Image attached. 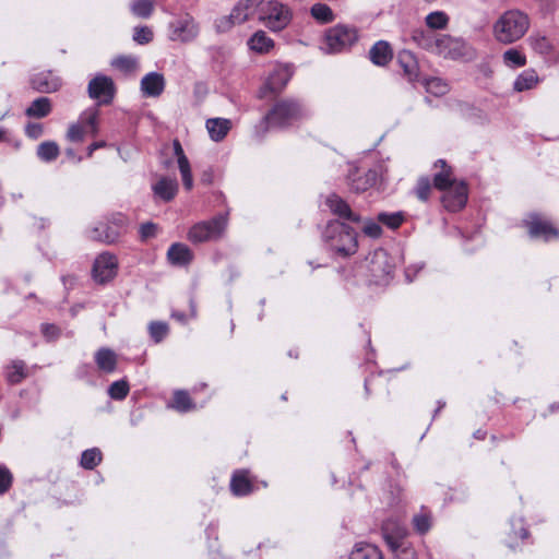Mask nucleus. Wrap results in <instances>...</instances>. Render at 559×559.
Here are the masks:
<instances>
[{
	"instance_id": "1",
	"label": "nucleus",
	"mask_w": 559,
	"mask_h": 559,
	"mask_svg": "<svg viewBox=\"0 0 559 559\" xmlns=\"http://www.w3.org/2000/svg\"><path fill=\"white\" fill-rule=\"evenodd\" d=\"M530 28V17L524 12L513 9L506 11L493 24L495 39L504 45L521 39Z\"/></svg>"
},
{
	"instance_id": "2",
	"label": "nucleus",
	"mask_w": 559,
	"mask_h": 559,
	"mask_svg": "<svg viewBox=\"0 0 559 559\" xmlns=\"http://www.w3.org/2000/svg\"><path fill=\"white\" fill-rule=\"evenodd\" d=\"M323 238L332 250L344 257L357 251V234L345 223L331 221L324 229Z\"/></svg>"
},
{
	"instance_id": "3",
	"label": "nucleus",
	"mask_w": 559,
	"mask_h": 559,
	"mask_svg": "<svg viewBox=\"0 0 559 559\" xmlns=\"http://www.w3.org/2000/svg\"><path fill=\"white\" fill-rule=\"evenodd\" d=\"M305 116L302 105L293 99L276 103L264 117L266 129H284Z\"/></svg>"
},
{
	"instance_id": "4",
	"label": "nucleus",
	"mask_w": 559,
	"mask_h": 559,
	"mask_svg": "<svg viewBox=\"0 0 559 559\" xmlns=\"http://www.w3.org/2000/svg\"><path fill=\"white\" fill-rule=\"evenodd\" d=\"M358 40L355 27L337 24L325 32V50L329 53H338L348 50Z\"/></svg>"
},
{
	"instance_id": "5",
	"label": "nucleus",
	"mask_w": 559,
	"mask_h": 559,
	"mask_svg": "<svg viewBox=\"0 0 559 559\" xmlns=\"http://www.w3.org/2000/svg\"><path fill=\"white\" fill-rule=\"evenodd\" d=\"M406 531L401 525H395L391 528V523L388 521L382 525V535L393 552L395 559H418L415 549L404 542Z\"/></svg>"
},
{
	"instance_id": "6",
	"label": "nucleus",
	"mask_w": 559,
	"mask_h": 559,
	"mask_svg": "<svg viewBox=\"0 0 559 559\" xmlns=\"http://www.w3.org/2000/svg\"><path fill=\"white\" fill-rule=\"evenodd\" d=\"M226 225L227 219L223 215L210 221L200 222L190 228L188 239L193 243L216 240L223 235Z\"/></svg>"
},
{
	"instance_id": "7",
	"label": "nucleus",
	"mask_w": 559,
	"mask_h": 559,
	"mask_svg": "<svg viewBox=\"0 0 559 559\" xmlns=\"http://www.w3.org/2000/svg\"><path fill=\"white\" fill-rule=\"evenodd\" d=\"M262 20L267 28L273 32L284 29L292 20L290 9L277 1H269L262 8Z\"/></svg>"
},
{
	"instance_id": "8",
	"label": "nucleus",
	"mask_w": 559,
	"mask_h": 559,
	"mask_svg": "<svg viewBox=\"0 0 559 559\" xmlns=\"http://www.w3.org/2000/svg\"><path fill=\"white\" fill-rule=\"evenodd\" d=\"M437 53L453 60L471 59L474 56L473 48L462 38L450 35H440Z\"/></svg>"
},
{
	"instance_id": "9",
	"label": "nucleus",
	"mask_w": 559,
	"mask_h": 559,
	"mask_svg": "<svg viewBox=\"0 0 559 559\" xmlns=\"http://www.w3.org/2000/svg\"><path fill=\"white\" fill-rule=\"evenodd\" d=\"M169 39L173 41L190 43L193 41L200 33L199 24L193 16L185 14L169 23Z\"/></svg>"
},
{
	"instance_id": "10",
	"label": "nucleus",
	"mask_w": 559,
	"mask_h": 559,
	"mask_svg": "<svg viewBox=\"0 0 559 559\" xmlns=\"http://www.w3.org/2000/svg\"><path fill=\"white\" fill-rule=\"evenodd\" d=\"M115 84L111 78L103 74L92 79L87 86L88 96L97 99L99 105L109 104L115 96Z\"/></svg>"
},
{
	"instance_id": "11",
	"label": "nucleus",
	"mask_w": 559,
	"mask_h": 559,
	"mask_svg": "<svg viewBox=\"0 0 559 559\" xmlns=\"http://www.w3.org/2000/svg\"><path fill=\"white\" fill-rule=\"evenodd\" d=\"M117 258L109 252H104L95 259L92 273L95 282L105 284L117 275Z\"/></svg>"
},
{
	"instance_id": "12",
	"label": "nucleus",
	"mask_w": 559,
	"mask_h": 559,
	"mask_svg": "<svg viewBox=\"0 0 559 559\" xmlns=\"http://www.w3.org/2000/svg\"><path fill=\"white\" fill-rule=\"evenodd\" d=\"M442 203L444 207L451 212L463 209L467 201V188L464 182L455 183L443 190Z\"/></svg>"
},
{
	"instance_id": "13",
	"label": "nucleus",
	"mask_w": 559,
	"mask_h": 559,
	"mask_svg": "<svg viewBox=\"0 0 559 559\" xmlns=\"http://www.w3.org/2000/svg\"><path fill=\"white\" fill-rule=\"evenodd\" d=\"M532 238L550 240L559 236V231L548 221L542 219L537 214H531L526 222Z\"/></svg>"
},
{
	"instance_id": "14",
	"label": "nucleus",
	"mask_w": 559,
	"mask_h": 559,
	"mask_svg": "<svg viewBox=\"0 0 559 559\" xmlns=\"http://www.w3.org/2000/svg\"><path fill=\"white\" fill-rule=\"evenodd\" d=\"M325 203L334 215H337L343 219L354 223H359L361 221V217L352 211L348 203L335 193L330 194L326 198Z\"/></svg>"
},
{
	"instance_id": "15",
	"label": "nucleus",
	"mask_w": 559,
	"mask_h": 559,
	"mask_svg": "<svg viewBox=\"0 0 559 559\" xmlns=\"http://www.w3.org/2000/svg\"><path fill=\"white\" fill-rule=\"evenodd\" d=\"M34 90L40 93H53L61 86V81L51 71H43L31 79Z\"/></svg>"
},
{
	"instance_id": "16",
	"label": "nucleus",
	"mask_w": 559,
	"mask_h": 559,
	"mask_svg": "<svg viewBox=\"0 0 559 559\" xmlns=\"http://www.w3.org/2000/svg\"><path fill=\"white\" fill-rule=\"evenodd\" d=\"M174 154L177 157L178 168L182 178L183 187L187 190H191L193 187V177L191 173V166L188 157L186 156L183 148L178 140L173 142Z\"/></svg>"
},
{
	"instance_id": "17",
	"label": "nucleus",
	"mask_w": 559,
	"mask_h": 559,
	"mask_svg": "<svg viewBox=\"0 0 559 559\" xmlns=\"http://www.w3.org/2000/svg\"><path fill=\"white\" fill-rule=\"evenodd\" d=\"M377 179L378 174L373 169L367 170L364 175H360L358 171H354L348 175V185L355 192H365L376 185Z\"/></svg>"
},
{
	"instance_id": "18",
	"label": "nucleus",
	"mask_w": 559,
	"mask_h": 559,
	"mask_svg": "<svg viewBox=\"0 0 559 559\" xmlns=\"http://www.w3.org/2000/svg\"><path fill=\"white\" fill-rule=\"evenodd\" d=\"M165 88V80L160 73L151 72L141 80V90L145 96L157 97Z\"/></svg>"
},
{
	"instance_id": "19",
	"label": "nucleus",
	"mask_w": 559,
	"mask_h": 559,
	"mask_svg": "<svg viewBox=\"0 0 559 559\" xmlns=\"http://www.w3.org/2000/svg\"><path fill=\"white\" fill-rule=\"evenodd\" d=\"M152 188L156 197L169 202L176 197L179 186L176 178L160 177Z\"/></svg>"
},
{
	"instance_id": "20",
	"label": "nucleus",
	"mask_w": 559,
	"mask_h": 559,
	"mask_svg": "<svg viewBox=\"0 0 559 559\" xmlns=\"http://www.w3.org/2000/svg\"><path fill=\"white\" fill-rule=\"evenodd\" d=\"M167 258L171 264L181 266L192 261L193 253L187 245L176 242L169 247Z\"/></svg>"
},
{
	"instance_id": "21",
	"label": "nucleus",
	"mask_w": 559,
	"mask_h": 559,
	"mask_svg": "<svg viewBox=\"0 0 559 559\" xmlns=\"http://www.w3.org/2000/svg\"><path fill=\"white\" fill-rule=\"evenodd\" d=\"M121 235L122 231L120 229L115 228L111 225L100 224L90 230L88 237L93 240L111 245L115 243Z\"/></svg>"
},
{
	"instance_id": "22",
	"label": "nucleus",
	"mask_w": 559,
	"mask_h": 559,
	"mask_svg": "<svg viewBox=\"0 0 559 559\" xmlns=\"http://www.w3.org/2000/svg\"><path fill=\"white\" fill-rule=\"evenodd\" d=\"M205 126L210 138L215 142L222 141L231 129L230 120L225 118H210Z\"/></svg>"
},
{
	"instance_id": "23",
	"label": "nucleus",
	"mask_w": 559,
	"mask_h": 559,
	"mask_svg": "<svg viewBox=\"0 0 559 559\" xmlns=\"http://www.w3.org/2000/svg\"><path fill=\"white\" fill-rule=\"evenodd\" d=\"M369 57L376 66H386L393 58L392 49L389 43L384 40L377 41L369 51Z\"/></svg>"
},
{
	"instance_id": "24",
	"label": "nucleus",
	"mask_w": 559,
	"mask_h": 559,
	"mask_svg": "<svg viewBox=\"0 0 559 559\" xmlns=\"http://www.w3.org/2000/svg\"><path fill=\"white\" fill-rule=\"evenodd\" d=\"M349 559H383V555L376 545L360 542L353 547Z\"/></svg>"
},
{
	"instance_id": "25",
	"label": "nucleus",
	"mask_w": 559,
	"mask_h": 559,
	"mask_svg": "<svg viewBox=\"0 0 559 559\" xmlns=\"http://www.w3.org/2000/svg\"><path fill=\"white\" fill-rule=\"evenodd\" d=\"M52 110L51 100L48 97H38L26 108L25 115L29 118L41 119Z\"/></svg>"
},
{
	"instance_id": "26",
	"label": "nucleus",
	"mask_w": 559,
	"mask_h": 559,
	"mask_svg": "<svg viewBox=\"0 0 559 559\" xmlns=\"http://www.w3.org/2000/svg\"><path fill=\"white\" fill-rule=\"evenodd\" d=\"M95 361L99 370L111 373L117 367V355L109 348H100L95 354Z\"/></svg>"
},
{
	"instance_id": "27",
	"label": "nucleus",
	"mask_w": 559,
	"mask_h": 559,
	"mask_svg": "<svg viewBox=\"0 0 559 559\" xmlns=\"http://www.w3.org/2000/svg\"><path fill=\"white\" fill-rule=\"evenodd\" d=\"M436 167L440 166L441 171L437 173L433 177V186L439 190H445L453 185H455L454 179L452 178V170L447 166L445 160L439 159L435 164Z\"/></svg>"
},
{
	"instance_id": "28",
	"label": "nucleus",
	"mask_w": 559,
	"mask_h": 559,
	"mask_svg": "<svg viewBox=\"0 0 559 559\" xmlns=\"http://www.w3.org/2000/svg\"><path fill=\"white\" fill-rule=\"evenodd\" d=\"M263 0H241L239 1L229 14V19L233 20L235 24H241L246 22L249 17V9L252 7H257L262 3Z\"/></svg>"
},
{
	"instance_id": "29",
	"label": "nucleus",
	"mask_w": 559,
	"mask_h": 559,
	"mask_svg": "<svg viewBox=\"0 0 559 559\" xmlns=\"http://www.w3.org/2000/svg\"><path fill=\"white\" fill-rule=\"evenodd\" d=\"M230 489L235 496H246L252 491V484L247 476V472H236L230 481Z\"/></svg>"
},
{
	"instance_id": "30",
	"label": "nucleus",
	"mask_w": 559,
	"mask_h": 559,
	"mask_svg": "<svg viewBox=\"0 0 559 559\" xmlns=\"http://www.w3.org/2000/svg\"><path fill=\"white\" fill-rule=\"evenodd\" d=\"M290 79V72L287 68L276 69L267 79L266 87L272 93H280Z\"/></svg>"
},
{
	"instance_id": "31",
	"label": "nucleus",
	"mask_w": 559,
	"mask_h": 559,
	"mask_svg": "<svg viewBox=\"0 0 559 559\" xmlns=\"http://www.w3.org/2000/svg\"><path fill=\"white\" fill-rule=\"evenodd\" d=\"M27 368L23 360H13L8 365L5 378L9 383L17 384L27 377Z\"/></svg>"
},
{
	"instance_id": "32",
	"label": "nucleus",
	"mask_w": 559,
	"mask_h": 559,
	"mask_svg": "<svg viewBox=\"0 0 559 559\" xmlns=\"http://www.w3.org/2000/svg\"><path fill=\"white\" fill-rule=\"evenodd\" d=\"M413 40L421 48L437 53L439 36L436 37L430 33L421 29H415L412 35Z\"/></svg>"
},
{
	"instance_id": "33",
	"label": "nucleus",
	"mask_w": 559,
	"mask_h": 559,
	"mask_svg": "<svg viewBox=\"0 0 559 559\" xmlns=\"http://www.w3.org/2000/svg\"><path fill=\"white\" fill-rule=\"evenodd\" d=\"M248 45L250 49L260 53H264L269 52L273 48L274 41L272 38L266 36L265 32L258 31L250 37Z\"/></svg>"
},
{
	"instance_id": "34",
	"label": "nucleus",
	"mask_w": 559,
	"mask_h": 559,
	"mask_svg": "<svg viewBox=\"0 0 559 559\" xmlns=\"http://www.w3.org/2000/svg\"><path fill=\"white\" fill-rule=\"evenodd\" d=\"M537 83V73L534 70H525L515 79L513 87L518 92H523L535 87Z\"/></svg>"
},
{
	"instance_id": "35",
	"label": "nucleus",
	"mask_w": 559,
	"mask_h": 559,
	"mask_svg": "<svg viewBox=\"0 0 559 559\" xmlns=\"http://www.w3.org/2000/svg\"><path fill=\"white\" fill-rule=\"evenodd\" d=\"M399 62L408 80L415 81L418 75V67L414 56L408 51H403L399 56Z\"/></svg>"
},
{
	"instance_id": "36",
	"label": "nucleus",
	"mask_w": 559,
	"mask_h": 559,
	"mask_svg": "<svg viewBox=\"0 0 559 559\" xmlns=\"http://www.w3.org/2000/svg\"><path fill=\"white\" fill-rule=\"evenodd\" d=\"M311 16L322 24H328L334 21L335 15L332 9L325 3H316L310 9Z\"/></svg>"
},
{
	"instance_id": "37",
	"label": "nucleus",
	"mask_w": 559,
	"mask_h": 559,
	"mask_svg": "<svg viewBox=\"0 0 559 559\" xmlns=\"http://www.w3.org/2000/svg\"><path fill=\"white\" fill-rule=\"evenodd\" d=\"M154 0H133L130 11L136 17L148 19L154 11Z\"/></svg>"
},
{
	"instance_id": "38",
	"label": "nucleus",
	"mask_w": 559,
	"mask_h": 559,
	"mask_svg": "<svg viewBox=\"0 0 559 559\" xmlns=\"http://www.w3.org/2000/svg\"><path fill=\"white\" fill-rule=\"evenodd\" d=\"M60 150L56 142L46 141L38 145L37 156L44 162H52L59 156Z\"/></svg>"
},
{
	"instance_id": "39",
	"label": "nucleus",
	"mask_w": 559,
	"mask_h": 559,
	"mask_svg": "<svg viewBox=\"0 0 559 559\" xmlns=\"http://www.w3.org/2000/svg\"><path fill=\"white\" fill-rule=\"evenodd\" d=\"M171 407L178 412L186 413L194 409V404L192 403L187 391L178 390L174 393Z\"/></svg>"
},
{
	"instance_id": "40",
	"label": "nucleus",
	"mask_w": 559,
	"mask_h": 559,
	"mask_svg": "<svg viewBox=\"0 0 559 559\" xmlns=\"http://www.w3.org/2000/svg\"><path fill=\"white\" fill-rule=\"evenodd\" d=\"M503 62L509 68H520L526 64V57L518 49L511 48L503 52Z\"/></svg>"
},
{
	"instance_id": "41",
	"label": "nucleus",
	"mask_w": 559,
	"mask_h": 559,
	"mask_svg": "<svg viewBox=\"0 0 559 559\" xmlns=\"http://www.w3.org/2000/svg\"><path fill=\"white\" fill-rule=\"evenodd\" d=\"M102 461V452L97 448L85 450L81 456V466L85 469L95 468Z\"/></svg>"
},
{
	"instance_id": "42",
	"label": "nucleus",
	"mask_w": 559,
	"mask_h": 559,
	"mask_svg": "<svg viewBox=\"0 0 559 559\" xmlns=\"http://www.w3.org/2000/svg\"><path fill=\"white\" fill-rule=\"evenodd\" d=\"M448 23L449 16L442 11H435L426 16V24L431 29H444Z\"/></svg>"
},
{
	"instance_id": "43",
	"label": "nucleus",
	"mask_w": 559,
	"mask_h": 559,
	"mask_svg": "<svg viewBox=\"0 0 559 559\" xmlns=\"http://www.w3.org/2000/svg\"><path fill=\"white\" fill-rule=\"evenodd\" d=\"M530 46L540 55H548L551 50V45L546 36L540 34H533L528 37Z\"/></svg>"
},
{
	"instance_id": "44",
	"label": "nucleus",
	"mask_w": 559,
	"mask_h": 559,
	"mask_svg": "<svg viewBox=\"0 0 559 559\" xmlns=\"http://www.w3.org/2000/svg\"><path fill=\"white\" fill-rule=\"evenodd\" d=\"M129 393V384L124 380L115 381L108 389V394L111 399L120 401L123 400Z\"/></svg>"
},
{
	"instance_id": "45",
	"label": "nucleus",
	"mask_w": 559,
	"mask_h": 559,
	"mask_svg": "<svg viewBox=\"0 0 559 559\" xmlns=\"http://www.w3.org/2000/svg\"><path fill=\"white\" fill-rule=\"evenodd\" d=\"M425 86L428 93L440 96L448 92V85L439 78H431L426 80Z\"/></svg>"
},
{
	"instance_id": "46",
	"label": "nucleus",
	"mask_w": 559,
	"mask_h": 559,
	"mask_svg": "<svg viewBox=\"0 0 559 559\" xmlns=\"http://www.w3.org/2000/svg\"><path fill=\"white\" fill-rule=\"evenodd\" d=\"M151 337L159 343L168 334V325L165 322L155 321L151 322L148 326Z\"/></svg>"
},
{
	"instance_id": "47",
	"label": "nucleus",
	"mask_w": 559,
	"mask_h": 559,
	"mask_svg": "<svg viewBox=\"0 0 559 559\" xmlns=\"http://www.w3.org/2000/svg\"><path fill=\"white\" fill-rule=\"evenodd\" d=\"M378 221L390 228H397L403 223V215L401 213H380Z\"/></svg>"
},
{
	"instance_id": "48",
	"label": "nucleus",
	"mask_w": 559,
	"mask_h": 559,
	"mask_svg": "<svg viewBox=\"0 0 559 559\" xmlns=\"http://www.w3.org/2000/svg\"><path fill=\"white\" fill-rule=\"evenodd\" d=\"M86 131L80 122L71 123L68 128L66 138L70 142H82Z\"/></svg>"
},
{
	"instance_id": "49",
	"label": "nucleus",
	"mask_w": 559,
	"mask_h": 559,
	"mask_svg": "<svg viewBox=\"0 0 559 559\" xmlns=\"http://www.w3.org/2000/svg\"><path fill=\"white\" fill-rule=\"evenodd\" d=\"M98 114L97 108H88L81 114L79 122L84 127V129L90 128L98 123Z\"/></svg>"
},
{
	"instance_id": "50",
	"label": "nucleus",
	"mask_w": 559,
	"mask_h": 559,
	"mask_svg": "<svg viewBox=\"0 0 559 559\" xmlns=\"http://www.w3.org/2000/svg\"><path fill=\"white\" fill-rule=\"evenodd\" d=\"M153 39V32L147 26L135 27L133 33V40L138 44H148Z\"/></svg>"
},
{
	"instance_id": "51",
	"label": "nucleus",
	"mask_w": 559,
	"mask_h": 559,
	"mask_svg": "<svg viewBox=\"0 0 559 559\" xmlns=\"http://www.w3.org/2000/svg\"><path fill=\"white\" fill-rule=\"evenodd\" d=\"M431 191V183L427 177H423L418 180L416 186V195L421 201H427Z\"/></svg>"
},
{
	"instance_id": "52",
	"label": "nucleus",
	"mask_w": 559,
	"mask_h": 559,
	"mask_svg": "<svg viewBox=\"0 0 559 559\" xmlns=\"http://www.w3.org/2000/svg\"><path fill=\"white\" fill-rule=\"evenodd\" d=\"M413 524L419 534H425L430 528V518L427 514H417L413 518Z\"/></svg>"
},
{
	"instance_id": "53",
	"label": "nucleus",
	"mask_w": 559,
	"mask_h": 559,
	"mask_svg": "<svg viewBox=\"0 0 559 559\" xmlns=\"http://www.w3.org/2000/svg\"><path fill=\"white\" fill-rule=\"evenodd\" d=\"M362 231L368 237L379 238L382 234V228L377 222L368 219L364 223Z\"/></svg>"
},
{
	"instance_id": "54",
	"label": "nucleus",
	"mask_w": 559,
	"mask_h": 559,
	"mask_svg": "<svg viewBox=\"0 0 559 559\" xmlns=\"http://www.w3.org/2000/svg\"><path fill=\"white\" fill-rule=\"evenodd\" d=\"M112 66L123 71H132L136 67V60L131 57H119L112 61Z\"/></svg>"
},
{
	"instance_id": "55",
	"label": "nucleus",
	"mask_w": 559,
	"mask_h": 559,
	"mask_svg": "<svg viewBox=\"0 0 559 559\" xmlns=\"http://www.w3.org/2000/svg\"><path fill=\"white\" fill-rule=\"evenodd\" d=\"M12 485V474L7 467H0V495L9 490Z\"/></svg>"
},
{
	"instance_id": "56",
	"label": "nucleus",
	"mask_w": 559,
	"mask_h": 559,
	"mask_svg": "<svg viewBox=\"0 0 559 559\" xmlns=\"http://www.w3.org/2000/svg\"><path fill=\"white\" fill-rule=\"evenodd\" d=\"M25 133L28 138L36 140L44 133V127L37 122H29L25 127Z\"/></svg>"
},
{
	"instance_id": "57",
	"label": "nucleus",
	"mask_w": 559,
	"mask_h": 559,
	"mask_svg": "<svg viewBox=\"0 0 559 559\" xmlns=\"http://www.w3.org/2000/svg\"><path fill=\"white\" fill-rule=\"evenodd\" d=\"M234 25H236L229 15L222 16L215 21L216 31L219 33H225L229 31Z\"/></svg>"
},
{
	"instance_id": "58",
	"label": "nucleus",
	"mask_w": 559,
	"mask_h": 559,
	"mask_svg": "<svg viewBox=\"0 0 559 559\" xmlns=\"http://www.w3.org/2000/svg\"><path fill=\"white\" fill-rule=\"evenodd\" d=\"M157 226L153 223L142 224L140 227V235L142 240H146L156 235Z\"/></svg>"
},
{
	"instance_id": "59",
	"label": "nucleus",
	"mask_w": 559,
	"mask_h": 559,
	"mask_svg": "<svg viewBox=\"0 0 559 559\" xmlns=\"http://www.w3.org/2000/svg\"><path fill=\"white\" fill-rule=\"evenodd\" d=\"M111 226H114L115 228H118L122 233H124L126 227H127V218L123 215L118 214L112 217Z\"/></svg>"
},
{
	"instance_id": "60",
	"label": "nucleus",
	"mask_w": 559,
	"mask_h": 559,
	"mask_svg": "<svg viewBox=\"0 0 559 559\" xmlns=\"http://www.w3.org/2000/svg\"><path fill=\"white\" fill-rule=\"evenodd\" d=\"M41 331L48 340H52L58 335V328L53 324H43Z\"/></svg>"
},
{
	"instance_id": "61",
	"label": "nucleus",
	"mask_w": 559,
	"mask_h": 559,
	"mask_svg": "<svg viewBox=\"0 0 559 559\" xmlns=\"http://www.w3.org/2000/svg\"><path fill=\"white\" fill-rule=\"evenodd\" d=\"M106 146V142L105 141H98V142H94L92 143L88 147H87V156L91 157L94 153V151L100 148V147H105Z\"/></svg>"
},
{
	"instance_id": "62",
	"label": "nucleus",
	"mask_w": 559,
	"mask_h": 559,
	"mask_svg": "<svg viewBox=\"0 0 559 559\" xmlns=\"http://www.w3.org/2000/svg\"><path fill=\"white\" fill-rule=\"evenodd\" d=\"M85 131H86V133H91V135L95 136L98 133V123H96L90 128H86Z\"/></svg>"
},
{
	"instance_id": "63",
	"label": "nucleus",
	"mask_w": 559,
	"mask_h": 559,
	"mask_svg": "<svg viewBox=\"0 0 559 559\" xmlns=\"http://www.w3.org/2000/svg\"><path fill=\"white\" fill-rule=\"evenodd\" d=\"M67 155L70 156V157H74V151L72 148H68L66 151Z\"/></svg>"
},
{
	"instance_id": "64",
	"label": "nucleus",
	"mask_w": 559,
	"mask_h": 559,
	"mask_svg": "<svg viewBox=\"0 0 559 559\" xmlns=\"http://www.w3.org/2000/svg\"><path fill=\"white\" fill-rule=\"evenodd\" d=\"M385 254L383 252H380V253H376V259H380L381 257H384Z\"/></svg>"
}]
</instances>
